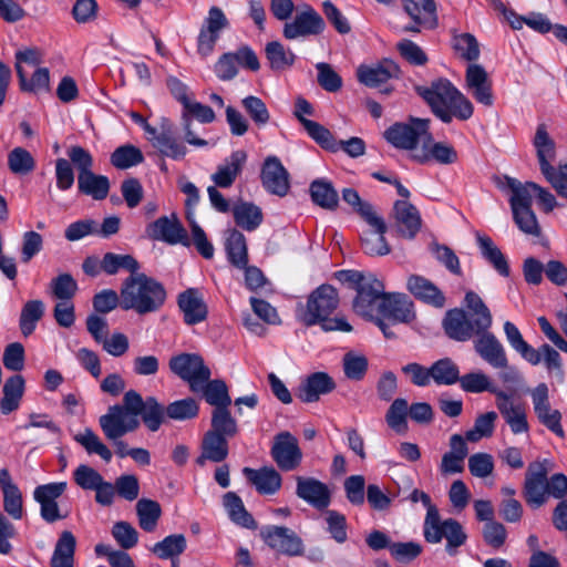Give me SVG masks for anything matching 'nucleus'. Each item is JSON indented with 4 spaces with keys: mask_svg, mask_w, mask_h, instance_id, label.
<instances>
[{
    "mask_svg": "<svg viewBox=\"0 0 567 567\" xmlns=\"http://www.w3.org/2000/svg\"><path fill=\"white\" fill-rule=\"evenodd\" d=\"M118 417L127 423L126 431H136L141 420L151 432H156L167 417L166 406L155 396H143L135 390L124 393L122 403L109 406Z\"/></svg>",
    "mask_w": 567,
    "mask_h": 567,
    "instance_id": "1",
    "label": "nucleus"
},
{
    "mask_svg": "<svg viewBox=\"0 0 567 567\" xmlns=\"http://www.w3.org/2000/svg\"><path fill=\"white\" fill-rule=\"evenodd\" d=\"M166 296L164 286L143 272L130 275L122 282V309L140 316L158 311Z\"/></svg>",
    "mask_w": 567,
    "mask_h": 567,
    "instance_id": "2",
    "label": "nucleus"
},
{
    "mask_svg": "<svg viewBox=\"0 0 567 567\" xmlns=\"http://www.w3.org/2000/svg\"><path fill=\"white\" fill-rule=\"evenodd\" d=\"M338 306L337 289L331 285H321L310 293L302 321L306 326L320 324L324 331H352V327L346 318H330Z\"/></svg>",
    "mask_w": 567,
    "mask_h": 567,
    "instance_id": "3",
    "label": "nucleus"
},
{
    "mask_svg": "<svg viewBox=\"0 0 567 567\" xmlns=\"http://www.w3.org/2000/svg\"><path fill=\"white\" fill-rule=\"evenodd\" d=\"M383 138L396 150L417 153L431 142L430 120L410 116L395 122L383 132Z\"/></svg>",
    "mask_w": 567,
    "mask_h": 567,
    "instance_id": "4",
    "label": "nucleus"
},
{
    "mask_svg": "<svg viewBox=\"0 0 567 567\" xmlns=\"http://www.w3.org/2000/svg\"><path fill=\"white\" fill-rule=\"evenodd\" d=\"M401 75L399 65L389 59L382 61L362 64L357 69V78L363 85L377 89L383 94H390L394 90L393 80Z\"/></svg>",
    "mask_w": 567,
    "mask_h": 567,
    "instance_id": "5",
    "label": "nucleus"
},
{
    "mask_svg": "<svg viewBox=\"0 0 567 567\" xmlns=\"http://www.w3.org/2000/svg\"><path fill=\"white\" fill-rule=\"evenodd\" d=\"M423 535L427 543L439 544L443 538L446 539V551L449 555L454 556L457 548L463 546L467 539V535L463 526L453 518L441 520L440 513L436 514L435 520L432 525L423 524Z\"/></svg>",
    "mask_w": 567,
    "mask_h": 567,
    "instance_id": "6",
    "label": "nucleus"
},
{
    "mask_svg": "<svg viewBox=\"0 0 567 567\" xmlns=\"http://www.w3.org/2000/svg\"><path fill=\"white\" fill-rule=\"evenodd\" d=\"M169 369L184 381H187L193 392L198 393L203 383L210 379V370L196 353H181L171 358Z\"/></svg>",
    "mask_w": 567,
    "mask_h": 567,
    "instance_id": "7",
    "label": "nucleus"
},
{
    "mask_svg": "<svg viewBox=\"0 0 567 567\" xmlns=\"http://www.w3.org/2000/svg\"><path fill=\"white\" fill-rule=\"evenodd\" d=\"M547 460L529 463L523 487L526 503L533 508L542 507L547 501V476L549 473Z\"/></svg>",
    "mask_w": 567,
    "mask_h": 567,
    "instance_id": "8",
    "label": "nucleus"
},
{
    "mask_svg": "<svg viewBox=\"0 0 567 567\" xmlns=\"http://www.w3.org/2000/svg\"><path fill=\"white\" fill-rule=\"evenodd\" d=\"M362 218L372 228L371 230L363 231L360 237L363 251L369 256H385L390 254L391 248L384 236L388 230L384 219L375 210H370L369 207L363 208Z\"/></svg>",
    "mask_w": 567,
    "mask_h": 567,
    "instance_id": "9",
    "label": "nucleus"
},
{
    "mask_svg": "<svg viewBox=\"0 0 567 567\" xmlns=\"http://www.w3.org/2000/svg\"><path fill=\"white\" fill-rule=\"evenodd\" d=\"M415 90L429 106H472L466 97L445 79L436 80L430 86H416Z\"/></svg>",
    "mask_w": 567,
    "mask_h": 567,
    "instance_id": "10",
    "label": "nucleus"
},
{
    "mask_svg": "<svg viewBox=\"0 0 567 567\" xmlns=\"http://www.w3.org/2000/svg\"><path fill=\"white\" fill-rule=\"evenodd\" d=\"M323 30V19L312 7L305 4L292 21L285 23L282 34L287 40H296L318 35Z\"/></svg>",
    "mask_w": 567,
    "mask_h": 567,
    "instance_id": "11",
    "label": "nucleus"
},
{
    "mask_svg": "<svg viewBox=\"0 0 567 567\" xmlns=\"http://www.w3.org/2000/svg\"><path fill=\"white\" fill-rule=\"evenodd\" d=\"M530 395L534 412L539 422L557 436L565 437V431L561 426V413L556 409H551L547 384L539 383L533 389Z\"/></svg>",
    "mask_w": 567,
    "mask_h": 567,
    "instance_id": "12",
    "label": "nucleus"
},
{
    "mask_svg": "<svg viewBox=\"0 0 567 567\" xmlns=\"http://www.w3.org/2000/svg\"><path fill=\"white\" fill-rule=\"evenodd\" d=\"M66 487V482H53L35 487L33 497L40 504V515L47 523L51 524L68 516V512L61 513L56 502Z\"/></svg>",
    "mask_w": 567,
    "mask_h": 567,
    "instance_id": "13",
    "label": "nucleus"
},
{
    "mask_svg": "<svg viewBox=\"0 0 567 567\" xmlns=\"http://www.w3.org/2000/svg\"><path fill=\"white\" fill-rule=\"evenodd\" d=\"M260 537L274 550L287 556L302 554V540L285 526L268 525L260 529Z\"/></svg>",
    "mask_w": 567,
    "mask_h": 567,
    "instance_id": "14",
    "label": "nucleus"
},
{
    "mask_svg": "<svg viewBox=\"0 0 567 567\" xmlns=\"http://www.w3.org/2000/svg\"><path fill=\"white\" fill-rule=\"evenodd\" d=\"M442 327L450 339L458 342L468 341L485 331L482 327L475 326V321L460 308L445 313Z\"/></svg>",
    "mask_w": 567,
    "mask_h": 567,
    "instance_id": "15",
    "label": "nucleus"
},
{
    "mask_svg": "<svg viewBox=\"0 0 567 567\" xmlns=\"http://www.w3.org/2000/svg\"><path fill=\"white\" fill-rule=\"evenodd\" d=\"M270 453L278 467L285 472L296 470L302 460L298 440L289 432L276 435Z\"/></svg>",
    "mask_w": 567,
    "mask_h": 567,
    "instance_id": "16",
    "label": "nucleus"
},
{
    "mask_svg": "<svg viewBox=\"0 0 567 567\" xmlns=\"http://www.w3.org/2000/svg\"><path fill=\"white\" fill-rule=\"evenodd\" d=\"M150 239L159 240L169 245L186 244L187 234L175 214L162 216L146 227Z\"/></svg>",
    "mask_w": 567,
    "mask_h": 567,
    "instance_id": "17",
    "label": "nucleus"
},
{
    "mask_svg": "<svg viewBox=\"0 0 567 567\" xmlns=\"http://www.w3.org/2000/svg\"><path fill=\"white\" fill-rule=\"evenodd\" d=\"M357 297L353 301L354 311L362 317H372L377 300L382 301L384 285L373 274H368L365 281L357 287Z\"/></svg>",
    "mask_w": 567,
    "mask_h": 567,
    "instance_id": "18",
    "label": "nucleus"
},
{
    "mask_svg": "<svg viewBox=\"0 0 567 567\" xmlns=\"http://www.w3.org/2000/svg\"><path fill=\"white\" fill-rule=\"evenodd\" d=\"M392 216L396 233L406 239H413L420 231L422 219L420 212L408 200H396L393 205Z\"/></svg>",
    "mask_w": 567,
    "mask_h": 567,
    "instance_id": "19",
    "label": "nucleus"
},
{
    "mask_svg": "<svg viewBox=\"0 0 567 567\" xmlns=\"http://www.w3.org/2000/svg\"><path fill=\"white\" fill-rule=\"evenodd\" d=\"M99 424L104 436L113 443L116 455L121 458L131 456L132 449L122 440L124 435L133 432L126 431L127 423L107 409V412L99 417Z\"/></svg>",
    "mask_w": 567,
    "mask_h": 567,
    "instance_id": "20",
    "label": "nucleus"
},
{
    "mask_svg": "<svg viewBox=\"0 0 567 567\" xmlns=\"http://www.w3.org/2000/svg\"><path fill=\"white\" fill-rule=\"evenodd\" d=\"M296 494L317 509H324L330 505L331 493L327 484L313 477H296Z\"/></svg>",
    "mask_w": 567,
    "mask_h": 567,
    "instance_id": "21",
    "label": "nucleus"
},
{
    "mask_svg": "<svg viewBox=\"0 0 567 567\" xmlns=\"http://www.w3.org/2000/svg\"><path fill=\"white\" fill-rule=\"evenodd\" d=\"M262 186L271 194L285 196L289 190V174L276 156H268L261 169Z\"/></svg>",
    "mask_w": 567,
    "mask_h": 567,
    "instance_id": "22",
    "label": "nucleus"
},
{
    "mask_svg": "<svg viewBox=\"0 0 567 567\" xmlns=\"http://www.w3.org/2000/svg\"><path fill=\"white\" fill-rule=\"evenodd\" d=\"M378 310L385 319L400 323H408L415 316L413 302L404 293L385 292Z\"/></svg>",
    "mask_w": 567,
    "mask_h": 567,
    "instance_id": "23",
    "label": "nucleus"
},
{
    "mask_svg": "<svg viewBox=\"0 0 567 567\" xmlns=\"http://www.w3.org/2000/svg\"><path fill=\"white\" fill-rule=\"evenodd\" d=\"M177 305L188 326L200 323L207 319L208 308L203 295L196 288H188L177 297Z\"/></svg>",
    "mask_w": 567,
    "mask_h": 567,
    "instance_id": "24",
    "label": "nucleus"
},
{
    "mask_svg": "<svg viewBox=\"0 0 567 567\" xmlns=\"http://www.w3.org/2000/svg\"><path fill=\"white\" fill-rule=\"evenodd\" d=\"M473 346L478 357L492 368L505 365L507 359L505 348L489 330L478 334L474 339Z\"/></svg>",
    "mask_w": 567,
    "mask_h": 567,
    "instance_id": "25",
    "label": "nucleus"
},
{
    "mask_svg": "<svg viewBox=\"0 0 567 567\" xmlns=\"http://www.w3.org/2000/svg\"><path fill=\"white\" fill-rule=\"evenodd\" d=\"M336 389V382L326 372H313L309 374L299 385L297 396L305 403L317 402L321 395L328 394Z\"/></svg>",
    "mask_w": 567,
    "mask_h": 567,
    "instance_id": "26",
    "label": "nucleus"
},
{
    "mask_svg": "<svg viewBox=\"0 0 567 567\" xmlns=\"http://www.w3.org/2000/svg\"><path fill=\"white\" fill-rule=\"evenodd\" d=\"M154 146L165 156L173 159H181L186 154V146L178 140L173 124L164 120L161 131L151 135Z\"/></svg>",
    "mask_w": 567,
    "mask_h": 567,
    "instance_id": "27",
    "label": "nucleus"
},
{
    "mask_svg": "<svg viewBox=\"0 0 567 567\" xmlns=\"http://www.w3.org/2000/svg\"><path fill=\"white\" fill-rule=\"evenodd\" d=\"M247 157L248 155L244 150H237L225 158L212 175V179L215 185L221 188L230 187L240 175L247 162Z\"/></svg>",
    "mask_w": 567,
    "mask_h": 567,
    "instance_id": "28",
    "label": "nucleus"
},
{
    "mask_svg": "<svg viewBox=\"0 0 567 567\" xmlns=\"http://www.w3.org/2000/svg\"><path fill=\"white\" fill-rule=\"evenodd\" d=\"M466 85L468 92L480 104L493 103L491 81L487 72L480 64H471L466 70Z\"/></svg>",
    "mask_w": 567,
    "mask_h": 567,
    "instance_id": "29",
    "label": "nucleus"
},
{
    "mask_svg": "<svg viewBox=\"0 0 567 567\" xmlns=\"http://www.w3.org/2000/svg\"><path fill=\"white\" fill-rule=\"evenodd\" d=\"M406 289L417 300L431 305L435 308L445 306V296L443 292L427 278L420 275H411L406 281Z\"/></svg>",
    "mask_w": 567,
    "mask_h": 567,
    "instance_id": "30",
    "label": "nucleus"
},
{
    "mask_svg": "<svg viewBox=\"0 0 567 567\" xmlns=\"http://www.w3.org/2000/svg\"><path fill=\"white\" fill-rule=\"evenodd\" d=\"M495 403L503 419L514 434H520L528 431L529 426L525 409L520 404H515L511 394L507 392L498 394V400H496Z\"/></svg>",
    "mask_w": 567,
    "mask_h": 567,
    "instance_id": "31",
    "label": "nucleus"
},
{
    "mask_svg": "<svg viewBox=\"0 0 567 567\" xmlns=\"http://www.w3.org/2000/svg\"><path fill=\"white\" fill-rule=\"evenodd\" d=\"M312 111L313 109H296L293 114L302 124L308 135L322 148L330 152L339 151V143L331 132L318 122L307 118L308 115H312Z\"/></svg>",
    "mask_w": 567,
    "mask_h": 567,
    "instance_id": "32",
    "label": "nucleus"
},
{
    "mask_svg": "<svg viewBox=\"0 0 567 567\" xmlns=\"http://www.w3.org/2000/svg\"><path fill=\"white\" fill-rule=\"evenodd\" d=\"M18 85L21 92L35 96L49 94L51 92L50 70L48 68H37L32 74L27 70H19Z\"/></svg>",
    "mask_w": 567,
    "mask_h": 567,
    "instance_id": "33",
    "label": "nucleus"
},
{
    "mask_svg": "<svg viewBox=\"0 0 567 567\" xmlns=\"http://www.w3.org/2000/svg\"><path fill=\"white\" fill-rule=\"evenodd\" d=\"M243 473L259 494L274 495L281 487V476L274 467L265 466L259 470L245 467Z\"/></svg>",
    "mask_w": 567,
    "mask_h": 567,
    "instance_id": "34",
    "label": "nucleus"
},
{
    "mask_svg": "<svg viewBox=\"0 0 567 567\" xmlns=\"http://www.w3.org/2000/svg\"><path fill=\"white\" fill-rule=\"evenodd\" d=\"M413 159L424 164L432 159L440 164H452L457 161V152L455 148L446 143L434 142V137L431 134V142L424 143L423 147H420L417 153L412 155Z\"/></svg>",
    "mask_w": 567,
    "mask_h": 567,
    "instance_id": "35",
    "label": "nucleus"
},
{
    "mask_svg": "<svg viewBox=\"0 0 567 567\" xmlns=\"http://www.w3.org/2000/svg\"><path fill=\"white\" fill-rule=\"evenodd\" d=\"M215 120L213 109H184L182 121L185 131L186 142L190 145L203 147L207 141L195 135V123H210Z\"/></svg>",
    "mask_w": 567,
    "mask_h": 567,
    "instance_id": "36",
    "label": "nucleus"
},
{
    "mask_svg": "<svg viewBox=\"0 0 567 567\" xmlns=\"http://www.w3.org/2000/svg\"><path fill=\"white\" fill-rule=\"evenodd\" d=\"M200 449L202 453L196 460L198 465L204 466L206 461L220 463L228 456V439L207 431Z\"/></svg>",
    "mask_w": 567,
    "mask_h": 567,
    "instance_id": "37",
    "label": "nucleus"
},
{
    "mask_svg": "<svg viewBox=\"0 0 567 567\" xmlns=\"http://www.w3.org/2000/svg\"><path fill=\"white\" fill-rule=\"evenodd\" d=\"M402 4L415 24L426 28L436 27L437 14L434 0H402Z\"/></svg>",
    "mask_w": 567,
    "mask_h": 567,
    "instance_id": "38",
    "label": "nucleus"
},
{
    "mask_svg": "<svg viewBox=\"0 0 567 567\" xmlns=\"http://www.w3.org/2000/svg\"><path fill=\"white\" fill-rule=\"evenodd\" d=\"M534 147L536 150L537 159L542 174L547 173L553 167L556 159V145L554 140L548 135L545 124L537 126Z\"/></svg>",
    "mask_w": 567,
    "mask_h": 567,
    "instance_id": "39",
    "label": "nucleus"
},
{
    "mask_svg": "<svg viewBox=\"0 0 567 567\" xmlns=\"http://www.w3.org/2000/svg\"><path fill=\"white\" fill-rule=\"evenodd\" d=\"M476 241L483 258L488 261L501 276L508 277L511 275L508 261L492 238L486 235L477 234Z\"/></svg>",
    "mask_w": 567,
    "mask_h": 567,
    "instance_id": "40",
    "label": "nucleus"
},
{
    "mask_svg": "<svg viewBox=\"0 0 567 567\" xmlns=\"http://www.w3.org/2000/svg\"><path fill=\"white\" fill-rule=\"evenodd\" d=\"M75 546L76 540L74 535L69 530L62 532L55 544V548L50 560V566L74 567Z\"/></svg>",
    "mask_w": 567,
    "mask_h": 567,
    "instance_id": "41",
    "label": "nucleus"
},
{
    "mask_svg": "<svg viewBox=\"0 0 567 567\" xmlns=\"http://www.w3.org/2000/svg\"><path fill=\"white\" fill-rule=\"evenodd\" d=\"M3 396L0 400V410L2 414H10L16 411L24 392V379L20 374L10 377L2 388Z\"/></svg>",
    "mask_w": 567,
    "mask_h": 567,
    "instance_id": "42",
    "label": "nucleus"
},
{
    "mask_svg": "<svg viewBox=\"0 0 567 567\" xmlns=\"http://www.w3.org/2000/svg\"><path fill=\"white\" fill-rule=\"evenodd\" d=\"M465 312L475 321V326L489 330L493 317L483 299L474 291H467L464 298Z\"/></svg>",
    "mask_w": 567,
    "mask_h": 567,
    "instance_id": "43",
    "label": "nucleus"
},
{
    "mask_svg": "<svg viewBox=\"0 0 567 567\" xmlns=\"http://www.w3.org/2000/svg\"><path fill=\"white\" fill-rule=\"evenodd\" d=\"M78 187L82 194L95 200L106 198L110 192V181L104 175H96L93 171L78 176Z\"/></svg>",
    "mask_w": 567,
    "mask_h": 567,
    "instance_id": "44",
    "label": "nucleus"
},
{
    "mask_svg": "<svg viewBox=\"0 0 567 567\" xmlns=\"http://www.w3.org/2000/svg\"><path fill=\"white\" fill-rule=\"evenodd\" d=\"M461 389L468 393L491 392L498 400V394H504L506 391L498 389L491 380V378L482 371L466 373L460 378Z\"/></svg>",
    "mask_w": 567,
    "mask_h": 567,
    "instance_id": "45",
    "label": "nucleus"
},
{
    "mask_svg": "<svg viewBox=\"0 0 567 567\" xmlns=\"http://www.w3.org/2000/svg\"><path fill=\"white\" fill-rule=\"evenodd\" d=\"M224 506L228 512L230 519L245 528L256 529L257 523L247 512L241 498L234 492H228L224 495Z\"/></svg>",
    "mask_w": 567,
    "mask_h": 567,
    "instance_id": "46",
    "label": "nucleus"
},
{
    "mask_svg": "<svg viewBox=\"0 0 567 567\" xmlns=\"http://www.w3.org/2000/svg\"><path fill=\"white\" fill-rule=\"evenodd\" d=\"M225 248L228 260L235 267L241 269L248 264V252L245 236L237 229H231L226 237Z\"/></svg>",
    "mask_w": 567,
    "mask_h": 567,
    "instance_id": "47",
    "label": "nucleus"
},
{
    "mask_svg": "<svg viewBox=\"0 0 567 567\" xmlns=\"http://www.w3.org/2000/svg\"><path fill=\"white\" fill-rule=\"evenodd\" d=\"M265 54L271 70L275 72L286 71L293 65L296 60L295 53L278 41L268 42Z\"/></svg>",
    "mask_w": 567,
    "mask_h": 567,
    "instance_id": "48",
    "label": "nucleus"
},
{
    "mask_svg": "<svg viewBox=\"0 0 567 567\" xmlns=\"http://www.w3.org/2000/svg\"><path fill=\"white\" fill-rule=\"evenodd\" d=\"M506 187L512 192L509 198V205L512 210L515 208H529L533 203L534 188L536 183L527 182L522 184L519 181L513 177H505Z\"/></svg>",
    "mask_w": 567,
    "mask_h": 567,
    "instance_id": "49",
    "label": "nucleus"
},
{
    "mask_svg": "<svg viewBox=\"0 0 567 567\" xmlns=\"http://www.w3.org/2000/svg\"><path fill=\"white\" fill-rule=\"evenodd\" d=\"M234 219L240 228L252 231L262 221L261 209L252 203H239L233 209Z\"/></svg>",
    "mask_w": 567,
    "mask_h": 567,
    "instance_id": "50",
    "label": "nucleus"
},
{
    "mask_svg": "<svg viewBox=\"0 0 567 567\" xmlns=\"http://www.w3.org/2000/svg\"><path fill=\"white\" fill-rule=\"evenodd\" d=\"M198 392L203 394L206 402L213 405L214 409L230 406L231 404L228 388L223 380H208L206 383H203Z\"/></svg>",
    "mask_w": 567,
    "mask_h": 567,
    "instance_id": "51",
    "label": "nucleus"
},
{
    "mask_svg": "<svg viewBox=\"0 0 567 567\" xmlns=\"http://www.w3.org/2000/svg\"><path fill=\"white\" fill-rule=\"evenodd\" d=\"M101 269L110 276L116 275L121 269L135 275L138 272L140 264L132 255L106 252L101 260Z\"/></svg>",
    "mask_w": 567,
    "mask_h": 567,
    "instance_id": "52",
    "label": "nucleus"
},
{
    "mask_svg": "<svg viewBox=\"0 0 567 567\" xmlns=\"http://www.w3.org/2000/svg\"><path fill=\"white\" fill-rule=\"evenodd\" d=\"M44 315V303L43 301L35 299L29 300L24 303L21 309L19 327L21 333L24 337L30 336L35 330L38 321L42 319Z\"/></svg>",
    "mask_w": 567,
    "mask_h": 567,
    "instance_id": "53",
    "label": "nucleus"
},
{
    "mask_svg": "<svg viewBox=\"0 0 567 567\" xmlns=\"http://www.w3.org/2000/svg\"><path fill=\"white\" fill-rule=\"evenodd\" d=\"M525 24L536 32H553L555 38L567 47V27L563 24H551L549 19L539 12H532L526 16Z\"/></svg>",
    "mask_w": 567,
    "mask_h": 567,
    "instance_id": "54",
    "label": "nucleus"
},
{
    "mask_svg": "<svg viewBox=\"0 0 567 567\" xmlns=\"http://www.w3.org/2000/svg\"><path fill=\"white\" fill-rule=\"evenodd\" d=\"M208 432L234 437L238 432L237 421L231 416L229 406L217 408L212 412V427Z\"/></svg>",
    "mask_w": 567,
    "mask_h": 567,
    "instance_id": "55",
    "label": "nucleus"
},
{
    "mask_svg": "<svg viewBox=\"0 0 567 567\" xmlns=\"http://www.w3.org/2000/svg\"><path fill=\"white\" fill-rule=\"evenodd\" d=\"M136 513L141 528L145 532H153L157 526L162 509L156 501L141 498L136 503Z\"/></svg>",
    "mask_w": 567,
    "mask_h": 567,
    "instance_id": "56",
    "label": "nucleus"
},
{
    "mask_svg": "<svg viewBox=\"0 0 567 567\" xmlns=\"http://www.w3.org/2000/svg\"><path fill=\"white\" fill-rule=\"evenodd\" d=\"M310 194L312 200L322 208L334 209L338 206V193L332 184L327 181L319 179L312 182L310 185Z\"/></svg>",
    "mask_w": 567,
    "mask_h": 567,
    "instance_id": "57",
    "label": "nucleus"
},
{
    "mask_svg": "<svg viewBox=\"0 0 567 567\" xmlns=\"http://www.w3.org/2000/svg\"><path fill=\"white\" fill-rule=\"evenodd\" d=\"M187 542L183 534H173L166 536L163 540L156 543L152 551L161 559H173L178 557L186 549Z\"/></svg>",
    "mask_w": 567,
    "mask_h": 567,
    "instance_id": "58",
    "label": "nucleus"
},
{
    "mask_svg": "<svg viewBox=\"0 0 567 567\" xmlns=\"http://www.w3.org/2000/svg\"><path fill=\"white\" fill-rule=\"evenodd\" d=\"M431 372L436 384L452 385L461 378L458 367L450 358L435 361L431 365Z\"/></svg>",
    "mask_w": 567,
    "mask_h": 567,
    "instance_id": "59",
    "label": "nucleus"
},
{
    "mask_svg": "<svg viewBox=\"0 0 567 567\" xmlns=\"http://www.w3.org/2000/svg\"><path fill=\"white\" fill-rule=\"evenodd\" d=\"M74 440L81 444L89 454H96L106 463L112 460V452L110 449L91 429H84L83 432L75 435Z\"/></svg>",
    "mask_w": 567,
    "mask_h": 567,
    "instance_id": "60",
    "label": "nucleus"
},
{
    "mask_svg": "<svg viewBox=\"0 0 567 567\" xmlns=\"http://www.w3.org/2000/svg\"><path fill=\"white\" fill-rule=\"evenodd\" d=\"M143 161L144 155L141 150L131 144L122 145L111 154V163L118 169H127Z\"/></svg>",
    "mask_w": 567,
    "mask_h": 567,
    "instance_id": "61",
    "label": "nucleus"
},
{
    "mask_svg": "<svg viewBox=\"0 0 567 567\" xmlns=\"http://www.w3.org/2000/svg\"><path fill=\"white\" fill-rule=\"evenodd\" d=\"M408 401L405 399L399 398L391 403L385 414V421L388 425L396 433H404L408 430Z\"/></svg>",
    "mask_w": 567,
    "mask_h": 567,
    "instance_id": "62",
    "label": "nucleus"
},
{
    "mask_svg": "<svg viewBox=\"0 0 567 567\" xmlns=\"http://www.w3.org/2000/svg\"><path fill=\"white\" fill-rule=\"evenodd\" d=\"M50 290L54 298L71 301L78 291V282L70 274H61L51 280Z\"/></svg>",
    "mask_w": 567,
    "mask_h": 567,
    "instance_id": "63",
    "label": "nucleus"
},
{
    "mask_svg": "<svg viewBox=\"0 0 567 567\" xmlns=\"http://www.w3.org/2000/svg\"><path fill=\"white\" fill-rule=\"evenodd\" d=\"M199 405L193 398H186L169 403L166 406L167 417L176 421L194 419L198 415Z\"/></svg>",
    "mask_w": 567,
    "mask_h": 567,
    "instance_id": "64",
    "label": "nucleus"
}]
</instances>
